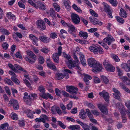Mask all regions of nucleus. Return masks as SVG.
Masks as SVG:
<instances>
[{
    "mask_svg": "<svg viewBox=\"0 0 130 130\" xmlns=\"http://www.w3.org/2000/svg\"><path fill=\"white\" fill-rule=\"evenodd\" d=\"M88 63L91 67L95 69L96 72H100L102 69V64L99 62H97L95 59L93 58H89L88 60Z\"/></svg>",
    "mask_w": 130,
    "mask_h": 130,
    "instance_id": "1",
    "label": "nucleus"
},
{
    "mask_svg": "<svg viewBox=\"0 0 130 130\" xmlns=\"http://www.w3.org/2000/svg\"><path fill=\"white\" fill-rule=\"evenodd\" d=\"M37 96L36 94L31 93L29 94L27 98H26V97L24 96L23 99L27 104L30 105H31L32 101L36 98Z\"/></svg>",
    "mask_w": 130,
    "mask_h": 130,
    "instance_id": "2",
    "label": "nucleus"
},
{
    "mask_svg": "<svg viewBox=\"0 0 130 130\" xmlns=\"http://www.w3.org/2000/svg\"><path fill=\"white\" fill-rule=\"evenodd\" d=\"M104 10L107 13L109 18H112L113 17L112 15L111 8L105 2L103 3Z\"/></svg>",
    "mask_w": 130,
    "mask_h": 130,
    "instance_id": "3",
    "label": "nucleus"
},
{
    "mask_svg": "<svg viewBox=\"0 0 130 130\" xmlns=\"http://www.w3.org/2000/svg\"><path fill=\"white\" fill-rule=\"evenodd\" d=\"M58 53H55L53 56V59L54 61L57 63L59 62V56L61 55L62 53V47L61 46H59L58 48Z\"/></svg>",
    "mask_w": 130,
    "mask_h": 130,
    "instance_id": "4",
    "label": "nucleus"
},
{
    "mask_svg": "<svg viewBox=\"0 0 130 130\" xmlns=\"http://www.w3.org/2000/svg\"><path fill=\"white\" fill-rule=\"evenodd\" d=\"M71 18L72 22L74 24L77 25L79 24L80 18L78 14L73 13L71 14Z\"/></svg>",
    "mask_w": 130,
    "mask_h": 130,
    "instance_id": "5",
    "label": "nucleus"
},
{
    "mask_svg": "<svg viewBox=\"0 0 130 130\" xmlns=\"http://www.w3.org/2000/svg\"><path fill=\"white\" fill-rule=\"evenodd\" d=\"M66 90L71 94H76L78 91V89L76 87L72 86H66Z\"/></svg>",
    "mask_w": 130,
    "mask_h": 130,
    "instance_id": "6",
    "label": "nucleus"
},
{
    "mask_svg": "<svg viewBox=\"0 0 130 130\" xmlns=\"http://www.w3.org/2000/svg\"><path fill=\"white\" fill-rule=\"evenodd\" d=\"M99 94L107 102L109 101V96L108 93L105 90H103L102 92H99Z\"/></svg>",
    "mask_w": 130,
    "mask_h": 130,
    "instance_id": "7",
    "label": "nucleus"
},
{
    "mask_svg": "<svg viewBox=\"0 0 130 130\" xmlns=\"http://www.w3.org/2000/svg\"><path fill=\"white\" fill-rule=\"evenodd\" d=\"M9 104L13 106V108L15 110H17L19 108L18 103L17 100H11L9 102Z\"/></svg>",
    "mask_w": 130,
    "mask_h": 130,
    "instance_id": "8",
    "label": "nucleus"
},
{
    "mask_svg": "<svg viewBox=\"0 0 130 130\" xmlns=\"http://www.w3.org/2000/svg\"><path fill=\"white\" fill-rule=\"evenodd\" d=\"M37 24L38 27L40 30H43L45 29V25L42 20H38L37 21Z\"/></svg>",
    "mask_w": 130,
    "mask_h": 130,
    "instance_id": "9",
    "label": "nucleus"
},
{
    "mask_svg": "<svg viewBox=\"0 0 130 130\" xmlns=\"http://www.w3.org/2000/svg\"><path fill=\"white\" fill-rule=\"evenodd\" d=\"M98 107L102 112L106 115H107L108 113V109L106 106L104 105L99 104L98 105Z\"/></svg>",
    "mask_w": 130,
    "mask_h": 130,
    "instance_id": "10",
    "label": "nucleus"
},
{
    "mask_svg": "<svg viewBox=\"0 0 130 130\" xmlns=\"http://www.w3.org/2000/svg\"><path fill=\"white\" fill-rule=\"evenodd\" d=\"M89 19L90 21L94 25L101 26L103 24V23L99 20L97 19L93 18L91 17H90Z\"/></svg>",
    "mask_w": 130,
    "mask_h": 130,
    "instance_id": "11",
    "label": "nucleus"
},
{
    "mask_svg": "<svg viewBox=\"0 0 130 130\" xmlns=\"http://www.w3.org/2000/svg\"><path fill=\"white\" fill-rule=\"evenodd\" d=\"M29 38L32 41V43L34 45L37 46H38V41L39 40L37 38L32 34L29 35Z\"/></svg>",
    "mask_w": 130,
    "mask_h": 130,
    "instance_id": "12",
    "label": "nucleus"
},
{
    "mask_svg": "<svg viewBox=\"0 0 130 130\" xmlns=\"http://www.w3.org/2000/svg\"><path fill=\"white\" fill-rule=\"evenodd\" d=\"M46 63L47 67L53 70H55L56 69V67L54 64L51 61L50 59H46Z\"/></svg>",
    "mask_w": 130,
    "mask_h": 130,
    "instance_id": "13",
    "label": "nucleus"
},
{
    "mask_svg": "<svg viewBox=\"0 0 130 130\" xmlns=\"http://www.w3.org/2000/svg\"><path fill=\"white\" fill-rule=\"evenodd\" d=\"M108 37H106L104 38L103 40L108 45H110L111 44V42L114 41L115 40L112 37L109 35H108Z\"/></svg>",
    "mask_w": 130,
    "mask_h": 130,
    "instance_id": "14",
    "label": "nucleus"
},
{
    "mask_svg": "<svg viewBox=\"0 0 130 130\" xmlns=\"http://www.w3.org/2000/svg\"><path fill=\"white\" fill-rule=\"evenodd\" d=\"M39 39L41 41L45 43H48L51 40L50 39L46 37L45 36H40Z\"/></svg>",
    "mask_w": 130,
    "mask_h": 130,
    "instance_id": "15",
    "label": "nucleus"
},
{
    "mask_svg": "<svg viewBox=\"0 0 130 130\" xmlns=\"http://www.w3.org/2000/svg\"><path fill=\"white\" fill-rule=\"evenodd\" d=\"M79 56L80 59L81 63L84 66H86L87 65L86 64V61L84 55L82 54H80Z\"/></svg>",
    "mask_w": 130,
    "mask_h": 130,
    "instance_id": "16",
    "label": "nucleus"
},
{
    "mask_svg": "<svg viewBox=\"0 0 130 130\" xmlns=\"http://www.w3.org/2000/svg\"><path fill=\"white\" fill-rule=\"evenodd\" d=\"M79 116L82 119H85L87 117L86 112L84 111L83 110H81L79 115Z\"/></svg>",
    "mask_w": 130,
    "mask_h": 130,
    "instance_id": "17",
    "label": "nucleus"
},
{
    "mask_svg": "<svg viewBox=\"0 0 130 130\" xmlns=\"http://www.w3.org/2000/svg\"><path fill=\"white\" fill-rule=\"evenodd\" d=\"M119 14L121 17L124 18H126L127 16L126 11L122 8L120 9Z\"/></svg>",
    "mask_w": 130,
    "mask_h": 130,
    "instance_id": "18",
    "label": "nucleus"
},
{
    "mask_svg": "<svg viewBox=\"0 0 130 130\" xmlns=\"http://www.w3.org/2000/svg\"><path fill=\"white\" fill-rule=\"evenodd\" d=\"M25 112L26 113L27 116L29 118L32 119L34 117L33 111L29 109H27L25 110Z\"/></svg>",
    "mask_w": 130,
    "mask_h": 130,
    "instance_id": "19",
    "label": "nucleus"
},
{
    "mask_svg": "<svg viewBox=\"0 0 130 130\" xmlns=\"http://www.w3.org/2000/svg\"><path fill=\"white\" fill-rule=\"evenodd\" d=\"M47 14L50 13L51 16L54 19L55 18L56 16L55 12L53 8H50L49 12H47Z\"/></svg>",
    "mask_w": 130,
    "mask_h": 130,
    "instance_id": "20",
    "label": "nucleus"
},
{
    "mask_svg": "<svg viewBox=\"0 0 130 130\" xmlns=\"http://www.w3.org/2000/svg\"><path fill=\"white\" fill-rule=\"evenodd\" d=\"M68 128L72 130H80V127L79 125H71L69 126Z\"/></svg>",
    "mask_w": 130,
    "mask_h": 130,
    "instance_id": "21",
    "label": "nucleus"
},
{
    "mask_svg": "<svg viewBox=\"0 0 130 130\" xmlns=\"http://www.w3.org/2000/svg\"><path fill=\"white\" fill-rule=\"evenodd\" d=\"M27 54L30 57L36 60L37 59V57L34 53L31 51H27Z\"/></svg>",
    "mask_w": 130,
    "mask_h": 130,
    "instance_id": "22",
    "label": "nucleus"
},
{
    "mask_svg": "<svg viewBox=\"0 0 130 130\" xmlns=\"http://www.w3.org/2000/svg\"><path fill=\"white\" fill-rule=\"evenodd\" d=\"M76 121L78 123L82 126L84 129V130H90L88 126L87 127H84V126H85L86 125V124H85L84 123L80 120L77 119L76 120Z\"/></svg>",
    "mask_w": 130,
    "mask_h": 130,
    "instance_id": "23",
    "label": "nucleus"
},
{
    "mask_svg": "<svg viewBox=\"0 0 130 130\" xmlns=\"http://www.w3.org/2000/svg\"><path fill=\"white\" fill-rule=\"evenodd\" d=\"M38 63L41 64H43L44 62V60L42 56L39 54L38 55Z\"/></svg>",
    "mask_w": 130,
    "mask_h": 130,
    "instance_id": "24",
    "label": "nucleus"
},
{
    "mask_svg": "<svg viewBox=\"0 0 130 130\" xmlns=\"http://www.w3.org/2000/svg\"><path fill=\"white\" fill-rule=\"evenodd\" d=\"M7 17L8 19L10 20H15L16 18L15 15H13L12 13L10 12H8L7 13Z\"/></svg>",
    "mask_w": 130,
    "mask_h": 130,
    "instance_id": "25",
    "label": "nucleus"
},
{
    "mask_svg": "<svg viewBox=\"0 0 130 130\" xmlns=\"http://www.w3.org/2000/svg\"><path fill=\"white\" fill-rule=\"evenodd\" d=\"M8 126L7 123L2 124L0 126V130H7Z\"/></svg>",
    "mask_w": 130,
    "mask_h": 130,
    "instance_id": "26",
    "label": "nucleus"
},
{
    "mask_svg": "<svg viewBox=\"0 0 130 130\" xmlns=\"http://www.w3.org/2000/svg\"><path fill=\"white\" fill-rule=\"evenodd\" d=\"M90 51L93 52L94 54H97L98 53L97 48L95 46H91L89 47Z\"/></svg>",
    "mask_w": 130,
    "mask_h": 130,
    "instance_id": "27",
    "label": "nucleus"
},
{
    "mask_svg": "<svg viewBox=\"0 0 130 130\" xmlns=\"http://www.w3.org/2000/svg\"><path fill=\"white\" fill-rule=\"evenodd\" d=\"M4 82L5 83L9 85L12 86L13 85V83L8 78H5L4 79Z\"/></svg>",
    "mask_w": 130,
    "mask_h": 130,
    "instance_id": "28",
    "label": "nucleus"
},
{
    "mask_svg": "<svg viewBox=\"0 0 130 130\" xmlns=\"http://www.w3.org/2000/svg\"><path fill=\"white\" fill-rule=\"evenodd\" d=\"M79 36L80 37H82L85 39H86L88 36V33L86 32L80 31L79 32Z\"/></svg>",
    "mask_w": 130,
    "mask_h": 130,
    "instance_id": "29",
    "label": "nucleus"
},
{
    "mask_svg": "<svg viewBox=\"0 0 130 130\" xmlns=\"http://www.w3.org/2000/svg\"><path fill=\"white\" fill-rule=\"evenodd\" d=\"M56 77L58 80L61 79L64 77V75L62 73H56Z\"/></svg>",
    "mask_w": 130,
    "mask_h": 130,
    "instance_id": "30",
    "label": "nucleus"
},
{
    "mask_svg": "<svg viewBox=\"0 0 130 130\" xmlns=\"http://www.w3.org/2000/svg\"><path fill=\"white\" fill-rule=\"evenodd\" d=\"M75 27L74 26L71 24L69 27V28L68 29V31L69 32L71 33L73 32H75Z\"/></svg>",
    "mask_w": 130,
    "mask_h": 130,
    "instance_id": "31",
    "label": "nucleus"
},
{
    "mask_svg": "<svg viewBox=\"0 0 130 130\" xmlns=\"http://www.w3.org/2000/svg\"><path fill=\"white\" fill-rule=\"evenodd\" d=\"M115 18L118 22L122 24L124 23L125 22L124 20L120 17L118 16H116L115 17Z\"/></svg>",
    "mask_w": 130,
    "mask_h": 130,
    "instance_id": "32",
    "label": "nucleus"
},
{
    "mask_svg": "<svg viewBox=\"0 0 130 130\" xmlns=\"http://www.w3.org/2000/svg\"><path fill=\"white\" fill-rule=\"evenodd\" d=\"M72 7L74 9L77 11L78 12H79V13H82V11L80 9V8L79 7H78L75 4H74L72 6Z\"/></svg>",
    "mask_w": 130,
    "mask_h": 130,
    "instance_id": "33",
    "label": "nucleus"
},
{
    "mask_svg": "<svg viewBox=\"0 0 130 130\" xmlns=\"http://www.w3.org/2000/svg\"><path fill=\"white\" fill-rule=\"evenodd\" d=\"M70 2L69 0H64V3L66 8L68 9H70L71 8L70 6L69 5Z\"/></svg>",
    "mask_w": 130,
    "mask_h": 130,
    "instance_id": "34",
    "label": "nucleus"
},
{
    "mask_svg": "<svg viewBox=\"0 0 130 130\" xmlns=\"http://www.w3.org/2000/svg\"><path fill=\"white\" fill-rule=\"evenodd\" d=\"M62 25L64 26L69 28L72 24L70 23H66L64 21L62 20L61 21Z\"/></svg>",
    "mask_w": 130,
    "mask_h": 130,
    "instance_id": "35",
    "label": "nucleus"
},
{
    "mask_svg": "<svg viewBox=\"0 0 130 130\" xmlns=\"http://www.w3.org/2000/svg\"><path fill=\"white\" fill-rule=\"evenodd\" d=\"M111 56L116 62H118L120 60L118 57L114 54H111Z\"/></svg>",
    "mask_w": 130,
    "mask_h": 130,
    "instance_id": "36",
    "label": "nucleus"
},
{
    "mask_svg": "<svg viewBox=\"0 0 130 130\" xmlns=\"http://www.w3.org/2000/svg\"><path fill=\"white\" fill-rule=\"evenodd\" d=\"M23 36L19 32H17L14 33V35H13V38L15 39L16 40V38L17 37H18L20 38H22Z\"/></svg>",
    "mask_w": 130,
    "mask_h": 130,
    "instance_id": "37",
    "label": "nucleus"
},
{
    "mask_svg": "<svg viewBox=\"0 0 130 130\" xmlns=\"http://www.w3.org/2000/svg\"><path fill=\"white\" fill-rule=\"evenodd\" d=\"M14 66H15V68L17 69H17L20 70H21V71H23L25 72H27V71L26 70H25L23 68H22L20 66L17 64H14Z\"/></svg>",
    "mask_w": 130,
    "mask_h": 130,
    "instance_id": "38",
    "label": "nucleus"
},
{
    "mask_svg": "<svg viewBox=\"0 0 130 130\" xmlns=\"http://www.w3.org/2000/svg\"><path fill=\"white\" fill-rule=\"evenodd\" d=\"M53 5L56 11L57 12L59 11L60 10V7L57 4L54 3L53 4Z\"/></svg>",
    "mask_w": 130,
    "mask_h": 130,
    "instance_id": "39",
    "label": "nucleus"
},
{
    "mask_svg": "<svg viewBox=\"0 0 130 130\" xmlns=\"http://www.w3.org/2000/svg\"><path fill=\"white\" fill-rule=\"evenodd\" d=\"M103 64L104 67L106 68L110 64L109 61L107 60H104L103 62Z\"/></svg>",
    "mask_w": 130,
    "mask_h": 130,
    "instance_id": "40",
    "label": "nucleus"
},
{
    "mask_svg": "<svg viewBox=\"0 0 130 130\" xmlns=\"http://www.w3.org/2000/svg\"><path fill=\"white\" fill-rule=\"evenodd\" d=\"M120 86L124 91L127 93H130V90L128 88L126 87L122 83L120 84Z\"/></svg>",
    "mask_w": 130,
    "mask_h": 130,
    "instance_id": "41",
    "label": "nucleus"
},
{
    "mask_svg": "<svg viewBox=\"0 0 130 130\" xmlns=\"http://www.w3.org/2000/svg\"><path fill=\"white\" fill-rule=\"evenodd\" d=\"M106 69L108 71L111 72L114 71L115 69V68L111 64L107 68H106Z\"/></svg>",
    "mask_w": 130,
    "mask_h": 130,
    "instance_id": "42",
    "label": "nucleus"
},
{
    "mask_svg": "<svg viewBox=\"0 0 130 130\" xmlns=\"http://www.w3.org/2000/svg\"><path fill=\"white\" fill-rule=\"evenodd\" d=\"M23 81H24V83L28 88L30 89L31 88V85L28 80L25 79H23Z\"/></svg>",
    "mask_w": 130,
    "mask_h": 130,
    "instance_id": "43",
    "label": "nucleus"
},
{
    "mask_svg": "<svg viewBox=\"0 0 130 130\" xmlns=\"http://www.w3.org/2000/svg\"><path fill=\"white\" fill-rule=\"evenodd\" d=\"M69 63L68 64L67 66L69 69H72L75 67V65L72 60H70L69 61Z\"/></svg>",
    "mask_w": 130,
    "mask_h": 130,
    "instance_id": "44",
    "label": "nucleus"
},
{
    "mask_svg": "<svg viewBox=\"0 0 130 130\" xmlns=\"http://www.w3.org/2000/svg\"><path fill=\"white\" fill-rule=\"evenodd\" d=\"M73 58L75 60V62H76V63H77L78 64H80V62L79 60H78L77 57L76 56V54L75 53H73ZM74 64H75V63H74Z\"/></svg>",
    "mask_w": 130,
    "mask_h": 130,
    "instance_id": "45",
    "label": "nucleus"
},
{
    "mask_svg": "<svg viewBox=\"0 0 130 130\" xmlns=\"http://www.w3.org/2000/svg\"><path fill=\"white\" fill-rule=\"evenodd\" d=\"M108 1L112 6L116 7L117 5L118 2L116 0H108Z\"/></svg>",
    "mask_w": 130,
    "mask_h": 130,
    "instance_id": "46",
    "label": "nucleus"
},
{
    "mask_svg": "<svg viewBox=\"0 0 130 130\" xmlns=\"http://www.w3.org/2000/svg\"><path fill=\"white\" fill-rule=\"evenodd\" d=\"M11 79L17 85H19L20 83L19 80L17 78V77H11Z\"/></svg>",
    "mask_w": 130,
    "mask_h": 130,
    "instance_id": "47",
    "label": "nucleus"
},
{
    "mask_svg": "<svg viewBox=\"0 0 130 130\" xmlns=\"http://www.w3.org/2000/svg\"><path fill=\"white\" fill-rule=\"evenodd\" d=\"M113 95L114 98L115 99H118L119 100H121L120 93H113Z\"/></svg>",
    "mask_w": 130,
    "mask_h": 130,
    "instance_id": "48",
    "label": "nucleus"
},
{
    "mask_svg": "<svg viewBox=\"0 0 130 130\" xmlns=\"http://www.w3.org/2000/svg\"><path fill=\"white\" fill-rule=\"evenodd\" d=\"M58 124L61 128L63 129H64L66 128V126L61 121H57Z\"/></svg>",
    "mask_w": 130,
    "mask_h": 130,
    "instance_id": "49",
    "label": "nucleus"
},
{
    "mask_svg": "<svg viewBox=\"0 0 130 130\" xmlns=\"http://www.w3.org/2000/svg\"><path fill=\"white\" fill-rule=\"evenodd\" d=\"M8 66L11 69L14 71L15 72H18V70L16 69L15 68V66H13L12 64L10 63H8Z\"/></svg>",
    "mask_w": 130,
    "mask_h": 130,
    "instance_id": "50",
    "label": "nucleus"
},
{
    "mask_svg": "<svg viewBox=\"0 0 130 130\" xmlns=\"http://www.w3.org/2000/svg\"><path fill=\"white\" fill-rule=\"evenodd\" d=\"M86 113H87V115L89 118H93V115H92L90 110L88 109H86Z\"/></svg>",
    "mask_w": 130,
    "mask_h": 130,
    "instance_id": "51",
    "label": "nucleus"
},
{
    "mask_svg": "<svg viewBox=\"0 0 130 130\" xmlns=\"http://www.w3.org/2000/svg\"><path fill=\"white\" fill-rule=\"evenodd\" d=\"M9 46V45L6 42H4L2 44V46L5 50H6L7 49Z\"/></svg>",
    "mask_w": 130,
    "mask_h": 130,
    "instance_id": "52",
    "label": "nucleus"
},
{
    "mask_svg": "<svg viewBox=\"0 0 130 130\" xmlns=\"http://www.w3.org/2000/svg\"><path fill=\"white\" fill-rule=\"evenodd\" d=\"M101 78L103 82L105 84H107L108 83L109 80L106 77L103 76H101Z\"/></svg>",
    "mask_w": 130,
    "mask_h": 130,
    "instance_id": "53",
    "label": "nucleus"
},
{
    "mask_svg": "<svg viewBox=\"0 0 130 130\" xmlns=\"http://www.w3.org/2000/svg\"><path fill=\"white\" fill-rule=\"evenodd\" d=\"M1 30V31L5 35L8 36L10 34L8 31L6 29H2Z\"/></svg>",
    "mask_w": 130,
    "mask_h": 130,
    "instance_id": "54",
    "label": "nucleus"
},
{
    "mask_svg": "<svg viewBox=\"0 0 130 130\" xmlns=\"http://www.w3.org/2000/svg\"><path fill=\"white\" fill-rule=\"evenodd\" d=\"M90 13L93 16L95 17H98V14L93 10L90 9L89 10Z\"/></svg>",
    "mask_w": 130,
    "mask_h": 130,
    "instance_id": "55",
    "label": "nucleus"
},
{
    "mask_svg": "<svg viewBox=\"0 0 130 130\" xmlns=\"http://www.w3.org/2000/svg\"><path fill=\"white\" fill-rule=\"evenodd\" d=\"M117 71L118 72V75L119 76H121L122 75V70L118 67H116Z\"/></svg>",
    "mask_w": 130,
    "mask_h": 130,
    "instance_id": "56",
    "label": "nucleus"
},
{
    "mask_svg": "<svg viewBox=\"0 0 130 130\" xmlns=\"http://www.w3.org/2000/svg\"><path fill=\"white\" fill-rule=\"evenodd\" d=\"M24 58L27 61H28L29 63H30L31 64H33L35 62V61H34L32 60L31 59L27 57H25Z\"/></svg>",
    "mask_w": 130,
    "mask_h": 130,
    "instance_id": "57",
    "label": "nucleus"
},
{
    "mask_svg": "<svg viewBox=\"0 0 130 130\" xmlns=\"http://www.w3.org/2000/svg\"><path fill=\"white\" fill-rule=\"evenodd\" d=\"M63 56L64 57L68 59L69 61L70 60H71L70 59H71V56L69 55H67L66 53H63Z\"/></svg>",
    "mask_w": 130,
    "mask_h": 130,
    "instance_id": "58",
    "label": "nucleus"
},
{
    "mask_svg": "<svg viewBox=\"0 0 130 130\" xmlns=\"http://www.w3.org/2000/svg\"><path fill=\"white\" fill-rule=\"evenodd\" d=\"M50 38L54 39L56 38L57 37V35L56 34L55 32L51 33L50 34Z\"/></svg>",
    "mask_w": 130,
    "mask_h": 130,
    "instance_id": "59",
    "label": "nucleus"
},
{
    "mask_svg": "<svg viewBox=\"0 0 130 130\" xmlns=\"http://www.w3.org/2000/svg\"><path fill=\"white\" fill-rule=\"evenodd\" d=\"M11 116L13 120H17L18 119L17 115L15 113H12L11 114Z\"/></svg>",
    "mask_w": 130,
    "mask_h": 130,
    "instance_id": "60",
    "label": "nucleus"
},
{
    "mask_svg": "<svg viewBox=\"0 0 130 130\" xmlns=\"http://www.w3.org/2000/svg\"><path fill=\"white\" fill-rule=\"evenodd\" d=\"M15 57L17 58H19L20 59H23L22 57L21 54L19 52H17L15 54Z\"/></svg>",
    "mask_w": 130,
    "mask_h": 130,
    "instance_id": "61",
    "label": "nucleus"
},
{
    "mask_svg": "<svg viewBox=\"0 0 130 130\" xmlns=\"http://www.w3.org/2000/svg\"><path fill=\"white\" fill-rule=\"evenodd\" d=\"M98 30V29L96 28H91L89 29H88V31L90 32H94Z\"/></svg>",
    "mask_w": 130,
    "mask_h": 130,
    "instance_id": "62",
    "label": "nucleus"
},
{
    "mask_svg": "<svg viewBox=\"0 0 130 130\" xmlns=\"http://www.w3.org/2000/svg\"><path fill=\"white\" fill-rule=\"evenodd\" d=\"M72 102L70 101L69 103L68 104L67 106V108L68 110L71 109L72 107Z\"/></svg>",
    "mask_w": 130,
    "mask_h": 130,
    "instance_id": "63",
    "label": "nucleus"
},
{
    "mask_svg": "<svg viewBox=\"0 0 130 130\" xmlns=\"http://www.w3.org/2000/svg\"><path fill=\"white\" fill-rule=\"evenodd\" d=\"M38 90L41 92L43 94L45 93V90L44 88L42 86L39 87L38 88Z\"/></svg>",
    "mask_w": 130,
    "mask_h": 130,
    "instance_id": "64",
    "label": "nucleus"
}]
</instances>
